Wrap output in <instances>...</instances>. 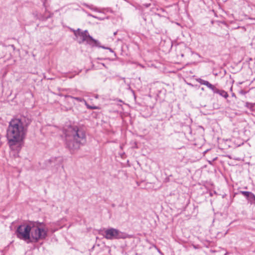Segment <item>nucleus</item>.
<instances>
[{
    "label": "nucleus",
    "mask_w": 255,
    "mask_h": 255,
    "mask_svg": "<svg viewBox=\"0 0 255 255\" xmlns=\"http://www.w3.org/2000/svg\"><path fill=\"white\" fill-rule=\"evenodd\" d=\"M31 122L27 116H20L11 120L6 129V138L10 147L23 140Z\"/></svg>",
    "instance_id": "obj_1"
},
{
    "label": "nucleus",
    "mask_w": 255,
    "mask_h": 255,
    "mask_svg": "<svg viewBox=\"0 0 255 255\" xmlns=\"http://www.w3.org/2000/svg\"><path fill=\"white\" fill-rule=\"evenodd\" d=\"M66 147L71 152L80 148L86 142V135L84 129L77 126H70L65 130Z\"/></svg>",
    "instance_id": "obj_2"
},
{
    "label": "nucleus",
    "mask_w": 255,
    "mask_h": 255,
    "mask_svg": "<svg viewBox=\"0 0 255 255\" xmlns=\"http://www.w3.org/2000/svg\"><path fill=\"white\" fill-rule=\"evenodd\" d=\"M48 236V229L42 222H33L32 229L31 235V243H37L40 240H43Z\"/></svg>",
    "instance_id": "obj_3"
},
{
    "label": "nucleus",
    "mask_w": 255,
    "mask_h": 255,
    "mask_svg": "<svg viewBox=\"0 0 255 255\" xmlns=\"http://www.w3.org/2000/svg\"><path fill=\"white\" fill-rule=\"evenodd\" d=\"M33 221L24 223L18 226L15 231L17 238L25 241L26 243H31V235L32 229Z\"/></svg>",
    "instance_id": "obj_4"
},
{
    "label": "nucleus",
    "mask_w": 255,
    "mask_h": 255,
    "mask_svg": "<svg viewBox=\"0 0 255 255\" xmlns=\"http://www.w3.org/2000/svg\"><path fill=\"white\" fill-rule=\"evenodd\" d=\"M74 34L76 37H80V39L78 41L80 44L86 41L92 47L99 46V42L90 36L87 30L82 31L81 29L78 28L76 31H74Z\"/></svg>",
    "instance_id": "obj_5"
},
{
    "label": "nucleus",
    "mask_w": 255,
    "mask_h": 255,
    "mask_svg": "<svg viewBox=\"0 0 255 255\" xmlns=\"http://www.w3.org/2000/svg\"><path fill=\"white\" fill-rule=\"evenodd\" d=\"M104 237L108 240L125 239L127 235L117 229L111 228L105 230Z\"/></svg>",
    "instance_id": "obj_6"
},
{
    "label": "nucleus",
    "mask_w": 255,
    "mask_h": 255,
    "mask_svg": "<svg viewBox=\"0 0 255 255\" xmlns=\"http://www.w3.org/2000/svg\"><path fill=\"white\" fill-rule=\"evenodd\" d=\"M65 98L67 99V100H68L69 99L71 100H75L78 102H84L85 105L86 104V100L80 97H74L70 95H66L64 96Z\"/></svg>",
    "instance_id": "obj_7"
},
{
    "label": "nucleus",
    "mask_w": 255,
    "mask_h": 255,
    "mask_svg": "<svg viewBox=\"0 0 255 255\" xmlns=\"http://www.w3.org/2000/svg\"><path fill=\"white\" fill-rule=\"evenodd\" d=\"M197 82L199 83L201 85H203L206 86L208 88L210 89H211L213 87V85L209 83L208 81L204 80L202 79L199 78L197 80Z\"/></svg>",
    "instance_id": "obj_8"
},
{
    "label": "nucleus",
    "mask_w": 255,
    "mask_h": 255,
    "mask_svg": "<svg viewBox=\"0 0 255 255\" xmlns=\"http://www.w3.org/2000/svg\"><path fill=\"white\" fill-rule=\"evenodd\" d=\"M197 82L199 83L201 85H203L206 86L208 88L210 89H211L213 87V85L209 83L208 81L204 80L202 79L199 78L197 80Z\"/></svg>",
    "instance_id": "obj_9"
},
{
    "label": "nucleus",
    "mask_w": 255,
    "mask_h": 255,
    "mask_svg": "<svg viewBox=\"0 0 255 255\" xmlns=\"http://www.w3.org/2000/svg\"><path fill=\"white\" fill-rule=\"evenodd\" d=\"M246 199L251 205H255V195L252 192Z\"/></svg>",
    "instance_id": "obj_10"
},
{
    "label": "nucleus",
    "mask_w": 255,
    "mask_h": 255,
    "mask_svg": "<svg viewBox=\"0 0 255 255\" xmlns=\"http://www.w3.org/2000/svg\"><path fill=\"white\" fill-rule=\"evenodd\" d=\"M56 161L57 163L56 164H54L57 166L56 168H58V166H60L61 164V159L60 157H55V158H51L50 159H49V162L52 164V163H54L55 161Z\"/></svg>",
    "instance_id": "obj_11"
},
{
    "label": "nucleus",
    "mask_w": 255,
    "mask_h": 255,
    "mask_svg": "<svg viewBox=\"0 0 255 255\" xmlns=\"http://www.w3.org/2000/svg\"><path fill=\"white\" fill-rule=\"evenodd\" d=\"M217 94L225 99L229 97L228 93L224 90L219 89Z\"/></svg>",
    "instance_id": "obj_12"
},
{
    "label": "nucleus",
    "mask_w": 255,
    "mask_h": 255,
    "mask_svg": "<svg viewBox=\"0 0 255 255\" xmlns=\"http://www.w3.org/2000/svg\"><path fill=\"white\" fill-rule=\"evenodd\" d=\"M83 4L93 11L100 12L99 9L97 7L94 6L93 5H89L87 3H84Z\"/></svg>",
    "instance_id": "obj_13"
},
{
    "label": "nucleus",
    "mask_w": 255,
    "mask_h": 255,
    "mask_svg": "<svg viewBox=\"0 0 255 255\" xmlns=\"http://www.w3.org/2000/svg\"><path fill=\"white\" fill-rule=\"evenodd\" d=\"M86 107L87 108V109H90V110H99L100 109V108L98 106H90L88 104V103L86 102V104H85Z\"/></svg>",
    "instance_id": "obj_14"
},
{
    "label": "nucleus",
    "mask_w": 255,
    "mask_h": 255,
    "mask_svg": "<svg viewBox=\"0 0 255 255\" xmlns=\"http://www.w3.org/2000/svg\"><path fill=\"white\" fill-rule=\"evenodd\" d=\"M42 2L43 6L45 9V11L47 10V7L49 5V3H48L47 1L49 0H40Z\"/></svg>",
    "instance_id": "obj_15"
},
{
    "label": "nucleus",
    "mask_w": 255,
    "mask_h": 255,
    "mask_svg": "<svg viewBox=\"0 0 255 255\" xmlns=\"http://www.w3.org/2000/svg\"><path fill=\"white\" fill-rule=\"evenodd\" d=\"M252 192L250 191H241L240 193L244 195L247 199Z\"/></svg>",
    "instance_id": "obj_16"
},
{
    "label": "nucleus",
    "mask_w": 255,
    "mask_h": 255,
    "mask_svg": "<svg viewBox=\"0 0 255 255\" xmlns=\"http://www.w3.org/2000/svg\"><path fill=\"white\" fill-rule=\"evenodd\" d=\"M83 11L87 14V15L88 16H90V17H93L96 19H99V20H102V19L98 17V16H96L95 15H94L92 14H91L90 13L88 12V11H87L86 10H83Z\"/></svg>",
    "instance_id": "obj_17"
},
{
    "label": "nucleus",
    "mask_w": 255,
    "mask_h": 255,
    "mask_svg": "<svg viewBox=\"0 0 255 255\" xmlns=\"http://www.w3.org/2000/svg\"><path fill=\"white\" fill-rule=\"evenodd\" d=\"M214 93L217 94L219 91V89L216 88L214 85L213 86V88L211 89Z\"/></svg>",
    "instance_id": "obj_18"
},
{
    "label": "nucleus",
    "mask_w": 255,
    "mask_h": 255,
    "mask_svg": "<svg viewBox=\"0 0 255 255\" xmlns=\"http://www.w3.org/2000/svg\"><path fill=\"white\" fill-rule=\"evenodd\" d=\"M100 43H99V46H98V47H101V48H103V49H109V50L111 52H114V51H113V49H111V48L106 47H105V46H100Z\"/></svg>",
    "instance_id": "obj_19"
},
{
    "label": "nucleus",
    "mask_w": 255,
    "mask_h": 255,
    "mask_svg": "<svg viewBox=\"0 0 255 255\" xmlns=\"http://www.w3.org/2000/svg\"><path fill=\"white\" fill-rule=\"evenodd\" d=\"M239 93H240V94H241L242 95H245L247 93V92L243 90H241L239 92Z\"/></svg>",
    "instance_id": "obj_20"
},
{
    "label": "nucleus",
    "mask_w": 255,
    "mask_h": 255,
    "mask_svg": "<svg viewBox=\"0 0 255 255\" xmlns=\"http://www.w3.org/2000/svg\"><path fill=\"white\" fill-rule=\"evenodd\" d=\"M232 96L233 97L236 98V95H235V93H233L232 94Z\"/></svg>",
    "instance_id": "obj_21"
},
{
    "label": "nucleus",
    "mask_w": 255,
    "mask_h": 255,
    "mask_svg": "<svg viewBox=\"0 0 255 255\" xmlns=\"http://www.w3.org/2000/svg\"><path fill=\"white\" fill-rule=\"evenodd\" d=\"M71 30L72 31H73V32H74V31H76V30H74V29H71Z\"/></svg>",
    "instance_id": "obj_22"
},
{
    "label": "nucleus",
    "mask_w": 255,
    "mask_h": 255,
    "mask_svg": "<svg viewBox=\"0 0 255 255\" xmlns=\"http://www.w3.org/2000/svg\"><path fill=\"white\" fill-rule=\"evenodd\" d=\"M103 66H104L105 67H106V65L104 64H102Z\"/></svg>",
    "instance_id": "obj_23"
},
{
    "label": "nucleus",
    "mask_w": 255,
    "mask_h": 255,
    "mask_svg": "<svg viewBox=\"0 0 255 255\" xmlns=\"http://www.w3.org/2000/svg\"><path fill=\"white\" fill-rule=\"evenodd\" d=\"M50 17V16H47V17H46V19H47V18H49V17Z\"/></svg>",
    "instance_id": "obj_24"
},
{
    "label": "nucleus",
    "mask_w": 255,
    "mask_h": 255,
    "mask_svg": "<svg viewBox=\"0 0 255 255\" xmlns=\"http://www.w3.org/2000/svg\"><path fill=\"white\" fill-rule=\"evenodd\" d=\"M119 101L120 102H123V101L121 100H119Z\"/></svg>",
    "instance_id": "obj_25"
},
{
    "label": "nucleus",
    "mask_w": 255,
    "mask_h": 255,
    "mask_svg": "<svg viewBox=\"0 0 255 255\" xmlns=\"http://www.w3.org/2000/svg\"><path fill=\"white\" fill-rule=\"evenodd\" d=\"M117 32H114V35H116L117 34Z\"/></svg>",
    "instance_id": "obj_26"
}]
</instances>
